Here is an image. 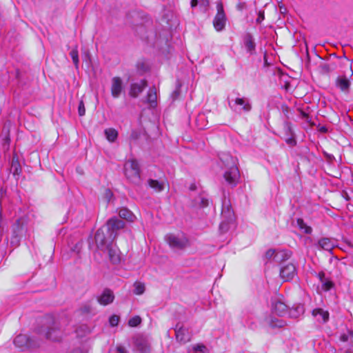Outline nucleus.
I'll list each match as a JSON object with an SVG mask.
<instances>
[{
    "instance_id": "3",
    "label": "nucleus",
    "mask_w": 353,
    "mask_h": 353,
    "mask_svg": "<svg viewBox=\"0 0 353 353\" xmlns=\"http://www.w3.org/2000/svg\"><path fill=\"white\" fill-rule=\"evenodd\" d=\"M124 172L127 179L132 183L139 185L141 182L140 168L135 159L128 161L124 165Z\"/></svg>"
},
{
    "instance_id": "57",
    "label": "nucleus",
    "mask_w": 353,
    "mask_h": 353,
    "mask_svg": "<svg viewBox=\"0 0 353 353\" xmlns=\"http://www.w3.org/2000/svg\"><path fill=\"white\" fill-rule=\"evenodd\" d=\"M190 190H196V185L192 184L190 187Z\"/></svg>"
},
{
    "instance_id": "40",
    "label": "nucleus",
    "mask_w": 353,
    "mask_h": 353,
    "mask_svg": "<svg viewBox=\"0 0 353 353\" xmlns=\"http://www.w3.org/2000/svg\"><path fill=\"white\" fill-rule=\"evenodd\" d=\"M321 283H322V289L325 291H328V290H331L334 286L333 282L331 281H329V280H324L323 282H321Z\"/></svg>"
},
{
    "instance_id": "33",
    "label": "nucleus",
    "mask_w": 353,
    "mask_h": 353,
    "mask_svg": "<svg viewBox=\"0 0 353 353\" xmlns=\"http://www.w3.org/2000/svg\"><path fill=\"white\" fill-rule=\"evenodd\" d=\"M340 340L343 342L350 341V345L353 346V330H348L347 334H341Z\"/></svg>"
},
{
    "instance_id": "26",
    "label": "nucleus",
    "mask_w": 353,
    "mask_h": 353,
    "mask_svg": "<svg viewBox=\"0 0 353 353\" xmlns=\"http://www.w3.org/2000/svg\"><path fill=\"white\" fill-rule=\"evenodd\" d=\"M10 172L13 174V175H19L21 172V167L17 159H15L14 157L12 160Z\"/></svg>"
},
{
    "instance_id": "46",
    "label": "nucleus",
    "mask_w": 353,
    "mask_h": 353,
    "mask_svg": "<svg viewBox=\"0 0 353 353\" xmlns=\"http://www.w3.org/2000/svg\"><path fill=\"white\" fill-rule=\"evenodd\" d=\"M285 142L290 146H294L296 144V141L294 137V135L286 139Z\"/></svg>"
},
{
    "instance_id": "45",
    "label": "nucleus",
    "mask_w": 353,
    "mask_h": 353,
    "mask_svg": "<svg viewBox=\"0 0 353 353\" xmlns=\"http://www.w3.org/2000/svg\"><path fill=\"white\" fill-rule=\"evenodd\" d=\"M140 137V132L136 130H133L130 136V139L137 140Z\"/></svg>"
},
{
    "instance_id": "2",
    "label": "nucleus",
    "mask_w": 353,
    "mask_h": 353,
    "mask_svg": "<svg viewBox=\"0 0 353 353\" xmlns=\"http://www.w3.org/2000/svg\"><path fill=\"white\" fill-rule=\"evenodd\" d=\"M37 333L46 339L58 341L61 339L60 331L55 325L53 318L48 317L44 325L37 330Z\"/></svg>"
},
{
    "instance_id": "13",
    "label": "nucleus",
    "mask_w": 353,
    "mask_h": 353,
    "mask_svg": "<svg viewBox=\"0 0 353 353\" xmlns=\"http://www.w3.org/2000/svg\"><path fill=\"white\" fill-rule=\"evenodd\" d=\"M123 90V82L120 77H115L112 79L111 94L114 98L120 97Z\"/></svg>"
},
{
    "instance_id": "28",
    "label": "nucleus",
    "mask_w": 353,
    "mask_h": 353,
    "mask_svg": "<svg viewBox=\"0 0 353 353\" xmlns=\"http://www.w3.org/2000/svg\"><path fill=\"white\" fill-rule=\"evenodd\" d=\"M119 215L121 219L127 221H132L134 219V214L128 208H123L119 210Z\"/></svg>"
},
{
    "instance_id": "27",
    "label": "nucleus",
    "mask_w": 353,
    "mask_h": 353,
    "mask_svg": "<svg viewBox=\"0 0 353 353\" xmlns=\"http://www.w3.org/2000/svg\"><path fill=\"white\" fill-rule=\"evenodd\" d=\"M305 309L303 305H299L289 311V314L292 318H298L304 313Z\"/></svg>"
},
{
    "instance_id": "29",
    "label": "nucleus",
    "mask_w": 353,
    "mask_h": 353,
    "mask_svg": "<svg viewBox=\"0 0 353 353\" xmlns=\"http://www.w3.org/2000/svg\"><path fill=\"white\" fill-rule=\"evenodd\" d=\"M104 133L107 139L110 142L115 141L118 137V132L114 128L105 129Z\"/></svg>"
},
{
    "instance_id": "41",
    "label": "nucleus",
    "mask_w": 353,
    "mask_h": 353,
    "mask_svg": "<svg viewBox=\"0 0 353 353\" xmlns=\"http://www.w3.org/2000/svg\"><path fill=\"white\" fill-rule=\"evenodd\" d=\"M119 316H117V315H112L110 319H109V322H110V324L111 325V326L114 327V326H117L119 322Z\"/></svg>"
},
{
    "instance_id": "52",
    "label": "nucleus",
    "mask_w": 353,
    "mask_h": 353,
    "mask_svg": "<svg viewBox=\"0 0 353 353\" xmlns=\"http://www.w3.org/2000/svg\"><path fill=\"white\" fill-rule=\"evenodd\" d=\"M290 109L288 106H285L283 108V112L284 113V114L285 115V117H287V119H289L288 116V113L289 112Z\"/></svg>"
},
{
    "instance_id": "48",
    "label": "nucleus",
    "mask_w": 353,
    "mask_h": 353,
    "mask_svg": "<svg viewBox=\"0 0 353 353\" xmlns=\"http://www.w3.org/2000/svg\"><path fill=\"white\" fill-rule=\"evenodd\" d=\"M300 114L302 119H305V121L308 123L310 122V117L307 113L303 110H300Z\"/></svg>"
},
{
    "instance_id": "37",
    "label": "nucleus",
    "mask_w": 353,
    "mask_h": 353,
    "mask_svg": "<svg viewBox=\"0 0 353 353\" xmlns=\"http://www.w3.org/2000/svg\"><path fill=\"white\" fill-rule=\"evenodd\" d=\"M284 130H285V134L287 135H289V136L294 135L293 130L292 128V123L290 121H285L284 122Z\"/></svg>"
},
{
    "instance_id": "21",
    "label": "nucleus",
    "mask_w": 353,
    "mask_h": 353,
    "mask_svg": "<svg viewBox=\"0 0 353 353\" xmlns=\"http://www.w3.org/2000/svg\"><path fill=\"white\" fill-rule=\"evenodd\" d=\"M312 315L316 318L317 321L325 323L329 320V312L322 308H316L312 310Z\"/></svg>"
},
{
    "instance_id": "53",
    "label": "nucleus",
    "mask_w": 353,
    "mask_h": 353,
    "mask_svg": "<svg viewBox=\"0 0 353 353\" xmlns=\"http://www.w3.org/2000/svg\"><path fill=\"white\" fill-rule=\"evenodd\" d=\"M319 277L321 282H323L325 280V274L323 272L319 273Z\"/></svg>"
},
{
    "instance_id": "16",
    "label": "nucleus",
    "mask_w": 353,
    "mask_h": 353,
    "mask_svg": "<svg viewBox=\"0 0 353 353\" xmlns=\"http://www.w3.org/2000/svg\"><path fill=\"white\" fill-rule=\"evenodd\" d=\"M280 276L285 281L291 280L296 274V266H282Z\"/></svg>"
},
{
    "instance_id": "19",
    "label": "nucleus",
    "mask_w": 353,
    "mask_h": 353,
    "mask_svg": "<svg viewBox=\"0 0 353 353\" xmlns=\"http://www.w3.org/2000/svg\"><path fill=\"white\" fill-rule=\"evenodd\" d=\"M114 296L112 290L105 289L102 294L98 298L100 304L106 305L113 302Z\"/></svg>"
},
{
    "instance_id": "25",
    "label": "nucleus",
    "mask_w": 353,
    "mask_h": 353,
    "mask_svg": "<svg viewBox=\"0 0 353 353\" xmlns=\"http://www.w3.org/2000/svg\"><path fill=\"white\" fill-rule=\"evenodd\" d=\"M221 214L223 219L233 221L234 212L232 211L229 203H227L225 201L223 203Z\"/></svg>"
},
{
    "instance_id": "20",
    "label": "nucleus",
    "mask_w": 353,
    "mask_h": 353,
    "mask_svg": "<svg viewBox=\"0 0 353 353\" xmlns=\"http://www.w3.org/2000/svg\"><path fill=\"white\" fill-rule=\"evenodd\" d=\"M336 85L342 92L348 93L350 91V81L345 76H339L336 80Z\"/></svg>"
},
{
    "instance_id": "30",
    "label": "nucleus",
    "mask_w": 353,
    "mask_h": 353,
    "mask_svg": "<svg viewBox=\"0 0 353 353\" xmlns=\"http://www.w3.org/2000/svg\"><path fill=\"white\" fill-rule=\"evenodd\" d=\"M296 223L299 228L303 231L305 234H311L312 232V228L310 226H308L302 219H298L296 220Z\"/></svg>"
},
{
    "instance_id": "5",
    "label": "nucleus",
    "mask_w": 353,
    "mask_h": 353,
    "mask_svg": "<svg viewBox=\"0 0 353 353\" xmlns=\"http://www.w3.org/2000/svg\"><path fill=\"white\" fill-rule=\"evenodd\" d=\"M238 93V97L234 99L228 98V105L231 110L233 111L241 113L249 112L252 110V104L249 99L246 97H240Z\"/></svg>"
},
{
    "instance_id": "43",
    "label": "nucleus",
    "mask_w": 353,
    "mask_h": 353,
    "mask_svg": "<svg viewBox=\"0 0 353 353\" xmlns=\"http://www.w3.org/2000/svg\"><path fill=\"white\" fill-rule=\"evenodd\" d=\"M78 112H79V115L80 117L85 115V108L84 103L83 101H81L79 103Z\"/></svg>"
},
{
    "instance_id": "32",
    "label": "nucleus",
    "mask_w": 353,
    "mask_h": 353,
    "mask_svg": "<svg viewBox=\"0 0 353 353\" xmlns=\"http://www.w3.org/2000/svg\"><path fill=\"white\" fill-rule=\"evenodd\" d=\"M70 55L72 59V62L75 65V68L77 69L79 68V52L77 50V46H75L70 52Z\"/></svg>"
},
{
    "instance_id": "60",
    "label": "nucleus",
    "mask_w": 353,
    "mask_h": 353,
    "mask_svg": "<svg viewBox=\"0 0 353 353\" xmlns=\"http://www.w3.org/2000/svg\"><path fill=\"white\" fill-rule=\"evenodd\" d=\"M276 325L279 326V327H283V323L282 322H280L279 324H278Z\"/></svg>"
},
{
    "instance_id": "6",
    "label": "nucleus",
    "mask_w": 353,
    "mask_h": 353,
    "mask_svg": "<svg viewBox=\"0 0 353 353\" xmlns=\"http://www.w3.org/2000/svg\"><path fill=\"white\" fill-rule=\"evenodd\" d=\"M227 159H230L232 165L230 166L229 164L228 165L229 168L227 170L225 171L223 177L225 182L232 188H234L237 185L239 182L240 179V173L233 158L231 157H228Z\"/></svg>"
},
{
    "instance_id": "58",
    "label": "nucleus",
    "mask_w": 353,
    "mask_h": 353,
    "mask_svg": "<svg viewBox=\"0 0 353 353\" xmlns=\"http://www.w3.org/2000/svg\"><path fill=\"white\" fill-rule=\"evenodd\" d=\"M343 196L345 198V199H346L347 201H348V200L350 199V198H349V196H348V195H347V192H343Z\"/></svg>"
},
{
    "instance_id": "12",
    "label": "nucleus",
    "mask_w": 353,
    "mask_h": 353,
    "mask_svg": "<svg viewBox=\"0 0 353 353\" xmlns=\"http://www.w3.org/2000/svg\"><path fill=\"white\" fill-rule=\"evenodd\" d=\"M134 344L137 350L140 353H150V345L146 339L142 336H138L135 338Z\"/></svg>"
},
{
    "instance_id": "8",
    "label": "nucleus",
    "mask_w": 353,
    "mask_h": 353,
    "mask_svg": "<svg viewBox=\"0 0 353 353\" xmlns=\"http://www.w3.org/2000/svg\"><path fill=\"white\" fill-rule=\"evenodd\" d=\"M216 10L217 13L213 20V26L216 31L221 32L225 29L227 21L226 14L221 1L216 3Z\"/></svg>"
},
{
    "instance_id": "59",
    "label": "nucleus",
    "mask_w": 353,
    "mask_h": 353,
    "mask_svg": "<svg viewBox=\"0 0 353 353\" xmlns=\"http://www.w3.org/2000/svg\"><path fill=\"white\" fill-rule=\"evenodd\" d=\"M344 353H353V352L351 350L347 349L344 352Z\"/></svg>"
},
{
    "instance_id": "44",
    "label": "nucleus",
    "mask_w": 353,
    "mask_h": 353,
    "mask_svg": "<svg viewBox=\"0 0 353 353\" xmlns=\"http://www.w3.org/2000/svg\"><path fill=\"white\" fill-rule=\"evenodd\" d=\"M265 19L264 11H259L258 13V17L256 19V22L258 24H260Z\"/></svg>"
},
{
    "instance_id": "56",
    "label": "nucleus",
    "mask_w": 353,
    "mask_h": 353,
    "mask_svg": "<svg viewBox=\"0 0 353 353\" xmlns=\"http://www.w3.org/2000/svg\"><path fill=\"white\" fill-rule=\"evenodd\" d=\"M3 228L2 227V223H0V241H1L2 235H3Z\"/></svg>"
},
{
    "instance_id": "17",
    "label": "nucleus",
    "mask_w": 353,
    "mask_h": 353,
    "mask_svg": "<svg viewBox=\"0 0 353 353\" xmlns=\"http://www.w3.org/2000/svg\"><path fill=\"white\" fill-rule=\"evenodd\" d=\"M288 312V307L281 301H276L272 303V312L277 316H283Z\"/></svg>"
},
{
    "instance_id": "23",
    "label": "nucleus",
    "mask_w": 353,
    "mask_h": 353,
    "mask_svg": "<svg viewBox=\"0 0 353 353\" xmlns=\"http://www.w3.org/2000/svg\"><path fill=\"white\" fill-rule=\"evenodd\" d=\"M243 42L247 51L250 54H253L256 47L253 36L250 33H247L244 36Z\"/></svg>"
},
{
    "instance_id": "47",
    "label": "nucleus",
    "mask_w": 353,
    "mask_h": 353,
    "mask_svg": "<svg viewBox=\"0 0 353 353\" xmlns=\"http://www.w3.org/2000/svg\"><path fill=\"white\" fill-rule=\"evenodd\" d=\"M194 350L195 352L205 353V352L206 350V347L203 345H197L196 347H194Z\"/></svg>"
},
{
    "instance_id": "42",
    "label": "nucleus",
    "mask_w": 353,
    "mask_h": 353,
    "mask_svg": "<svg viewBox=\"0 0 353 353\" xmlns=\"http://www.w3.org/2000/svg\"><path fill=\"white\" fill-rule=\"evenodd\" d=\"M113 196L114 194L110 189H106L105 190L103 196L108 203H109L112 200Z\"/></svg>"
},
{
    "instance_id": "51",
    "label": "nucleus",
    "mask_w": 353,
    "mask_h": 353,
    "mask_svg": "<svg viewBox=\"0 0 353 353\" xmlns=\"http://www.w3.org/2000/svg\"><path fill=\"white\" fill-rule=\"evenodd\" d=\"M117 353H126V350L123 346L119 345L117 347Z\"/></svg>"
},
{
    "instance_id": "49",
    "label": "nucleus",
    "mask_w": 353,
    "mask_h": 353,
    "mask_svg": "<svg viewBox=\"0 0 353 353\" xmlns=\"http://www.w3.org/2000/svg\"><path fill=\"white\" fill-rule=\"evenodd\" d=\"M180 88L178 87L174 91H173V92L172 93V98L173 100H176L179 96V94H180Z\"/></svg>"
},
{
    "instance_id": "7",
    "label": "nucleus",
    "mask_w": 353,
    "mask_h": 353,
    "mask_svg": "<svg viewBox=\"0 0 353 353\" xmlns=\"http://www.w3.org/2000/svg\"><path fill=\"white\" fill-rule=\"evenodd\" d=\"M15 346L21 350H33L40 345V341L34 338H30L26 334H19L14 339Z\"/></svg>"
},
{
    "instance_id": "35",
    "label": "nucleus",
    "mask_w": 353,
    "mask_h": 353,
    "mask_svg": "<svg viewBox=\"0 0 353 353\" xmlns=\"http://www.w3.org/2000/svg\"><path fill=\"white\" fill-rule=\"evenodd\" d=\"M276 250L275 249H269L266 251L265 254V259L268 260V262L273 263V258H274V256L276 255Z\"/></svg>"
},
{
    "instance_id": "15",
    "label": "nucleus",
    "mask_w": 353,
    "mask_h": 353,
    "mask_svg": "<svg viewBox=\"0 0 353 353\" xmlns=\"http://www.w3.org/2000/svg\"><path fill=\"white\" fill-rule=\"evenodd\" d=\"M150 108H154L157 105V90L155 86L150 88L145 101Z\"/></svg>"
},
{
    "instance_id": "34",
    "label": "nucleus",
    "mask_w": 353,
    "mask_h": 353,
    "mask_svg": "<svg viewBox=\"0 0 353 353\" xmlns=\"http://www.w3.org/2000/svg\"><path fill=\"white\" fill-rule=\"evenodd\" d=\"M232 220H228L223 219L219 225V230L221 233H225L228 232L229 230V223L232 222Z\"/></svg>"
},
{
    "instance_id": "4",
    "label": "nucleus",
    "mask_w": 353,
    "mask_h": 353,
    "mask_svg": "<svg viewBox=\"0 0 353 353\" xmlns=\"http://www.w3.org/2000/svg\"><path fill=\"white\" fill-rule=\"evenodd\" d=\"M165 240L170 248L175 252L183 250L190 246L189 239L183 234H168L165 236Z\"/></svg>"
},
{
    "instance_id": "36",
    "label": "nucleus",
    "mask_w": 353,
    "mask_h": 353,
    "mask_svg": "<svg viewBox=\"0 0 353 353\" xmlns=\"http://www.w3.org/2000/svg\"><path fill=\"white\" fill-rule=\"evenodd\" d=\"M141 323V319L139 316H135L131 318L128 321V325L130 327H136Z\"/></svg>"
},
{
    "instance_id": "11",
    "label": "nucleus",
    "mask_w": 353,
    "mask_h": 353,
    "mask_svg": "<svg viewBox=\"0 0 353 353\" xmlns=\"http://www.w3.org/2000/svg\"><path fill=\"white\" fill-rule=\"evenodd\" d=\"M147 86L148 81L145 79H142L137 83H133L130 85L129 94L132 97L137 98Z\"/></svg>"
},
{
    "instance_id": "10",
    "label": "nucleus",
    "mask_w": 353,
    "mask_h": 353,
    "mask_svg": "<svg viewBox=\"0 0 353 353\" xmlns=\"http://www.w3.org/2000/svg\"><path fill=\"white\" fill-rule=\"evenodd\" d=\"M176 339L181 343H185L190 341L191 335L188 329L178 323L174 328Z\"/></svg>"
},
{
    "instance_id": "24",
    "label": "nucleus",
    "mask_w": 353,
    "mask_h": 353,
    "mask_svg": "<svg viewBox=\"0 0 353 353\" xmlns=\"http://www.w3.org/2000/svg\"><path fill=\"white\" fill-rule=\"evenodd\" d=\"M148 185L156 192H162L165 188V182L164 181H158L150 179L148 181Z\"/></svg>"
},
{
    "instance_id": "55",
    "label": "nucleus",
    "mask_w": 353,
    "mask_h": 353,
    "mask_svg": "<svg viewBox=\"0 0 353 353\" xmlns=\"http://www.w3.org/2000/svg\"><path fill=\"white\" fill-rule=\"evenodd\" d=\"M2 222H3L2 205H1V201L0 200V223H2Z\"/></svg>"
},
{
    "instance_id": "54",
    "label": "nucleus",
    "mask_w": 353,
    "mask_h": 353,
    "mask_svg": "<svg viewBox=\"0 0 353 353\" xmlns=\"http://www.w3.org/2000/svg\"><path fill=\"white\" fill-rule=\"evenodd\" d=\"M327 131H328V130H327V127H325V126H321L319 128V132H321L322 133H326V132H327Z\"/></svg>"
},
{
    "instance_id": "38",
    "label": "nucleus",
    "mask_w": 353,
    "mask_h": 353,
    "mask_svg": "<svg viewBox=\"0 0 353 353\" xmlns=\"http://www.w3.org/2000/svg\"><path fill=\"white\" fill-rule=\"evenodd\" d=\"M83 242L82 241H78L74 248H71V252L74 254V256H77L80 253V250L82 248Z\"/></svg>"
},
{
    "instance_id": "31",
    "label": "nucleus",
    "mask_w": 353,
    "mask_h": 353,
    "mask_svg": "<svg viewBox=\"0 0 353 353\" xmlns=\"http://www.w3.org/2000/svg\"><path fill=\"white\" fill-rule=\"evenodd\" d=\"M134 289L133 292L135 294L141 295L144 293L145 290L144 283L139 282V281H136L134 283Z\"/></svg>"
},
{
    "instance_id": "39",
    "label": "nucleus",
    "mask_w": 353,
    "mask_h": 353,
    "mask_svg": "<svg viewBox=\"0 0 353 353\" xmlns=\"http://www.w3.org/2000/svg\"><path fill=\"white\" fill-rule=\"evenodd\" d=\"M201 3V5L204 6H208L209 5V0H191L190 5L191 7L195 8L198 6L199 3Z\"/></svg>"
},
{
    "instance_id": "18",
    "label": "nucleus",
    "mask_w": 353,
    "mask_h": 353,
    "mask_svg": "<svg viewBox=\"0 0 353 353\" xmlns=\"http://www.w3.org/2000/svg\"><path fill=\"white\" fill-rule=\"evenodd\" d=\"M292 256V252L288 250H276V255L273 258V263H283L288 260Z\"/></svg>"
},
{
    "instance_id": "14",
    "label": "nucleus",
    "mask_w": 353,
    "mask_h": 353,
    "mask_svg": "<svg viewBox=\"0 0 353 353\" xmlns=\"http://www.w3.org/2000/svg\"><path fill=\"white\" fill-rule=\"evenodd\" d=\"M316 246L319 249L331 252L334 248L336 246V243L334 239L324 237L319 240Z\"/></svg>"
},
{
    "instance_id": "9",
    "label": "nucleus",
    "mask_w": 353,
    "mask_h": 353,
    "mask_svg": "<svg viewBox=\"0 0 353 353\" xmlns=\"http://www.w3.org/2000/svg\"><path fill=\"white\" fill-rule=\"evenodd\" d=\"M105 252H108L109 260L112 265H119L124 262V256L116 244L106 249Z\"/></svg>"
},
{
    "instance_id": "1",
    "label": "nucleus",
    "mask_w": 353,
    "mask_h": 353,
    "mask_svg": "<svg viewBox=\"0 0 353 353\" xmlns=\"http://www.w3.org/2000/svg\"><path fill=\"white\" fill-rule=\"evenodd\" d=\"M125 226V222L114 216L108 220L105 225L100 228L95 234L94 240L97 249L105 250L114 245L119 232Z\"/></svg>"
},
{
    "instance_id": "50",
    "label": "nucleus",
    "mask_w": 353,
    "mask_h": 353,
    "mask_svg": "<svg viewBox=\"0 0 353 353\" xmlns=\"http://www.w3.org/2000/svg\"><path fill=\"white\" fill-rule=\"evenodd\" d=\"M137 68L139 70H141L142 72H145L147 70L146 66L145 65L144 63L143 62H139L137 63Z\"/></svg>"
},
{
    "instance_id": "22",
    "label": "nucleus",
    "mask_w": 353,
    "mask_h": 353,
    "mask_svg": "<svg viewBox=\"0 0 353 353\" xmlns=\"http://www.w3.org/2000/svg\"><path fill=\"white\" fill-rule=\"evenodd\" d=\"M209 205L208 195L205 193L200 194L192 201V205L195 208H205Z\"/></svg>"
}]
</instances>
